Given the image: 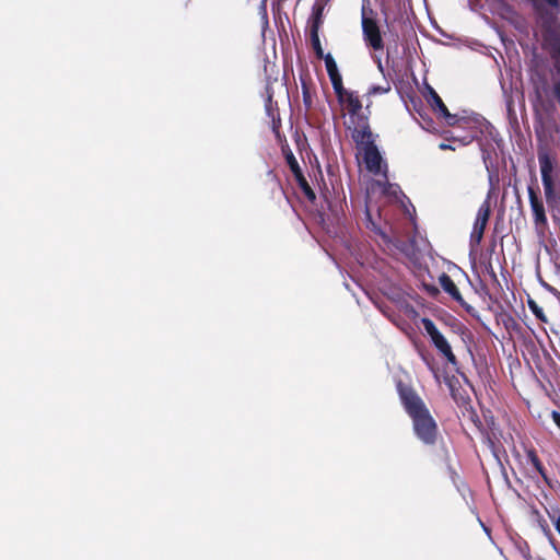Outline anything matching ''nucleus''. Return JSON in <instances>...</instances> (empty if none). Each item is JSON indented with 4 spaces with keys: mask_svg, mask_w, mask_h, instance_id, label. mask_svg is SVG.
Returning <instances> with one entry per match:
<instances>
[{
    "mask_svg": "<svg viewBox=\"0 0 560 560\" xmlns=\"http://www.w3.org/2000/svg\"><path fill=\"white\" fill-rule=\"evenodd\" d=\"M365 219H366V228L368 229H370V230H372V231H374L376 233L382 234L380 229L377 228V225L373 221L371 209H370L368 203H365Z\"/></svg>",
    "mask_w": 560,
    "mask_h": 560,
    "instance_id": "23",
    "label": "nucleus"
},
{
    "mask_svg": "<svg viewBox=\"0 0 560 560\" xmlns=\"http://www.w3.org/2000/svg\"><path fill=\"white\" fill-rule=\"evenodd\" d=\"M377 184L383 186V192L384 194H389L390 189L393 188V185L389 184V183L382 184L381 182H377Z\"/></svg>",
    "mask_w": 560,
    "mask_h": 560,
    "instance_id": "36",
    "label": "nucleus"
},
{
    "mask_svg": "<svg viewBox=\"0 0 560 560\" xmlns=\"http://www.w3.org/2000/svg\"><path fill=\"white\" fill-rule=\"evenodd\" d=\"M439 148L441 150H453V151L455 150V147H453L452 144L446 143V142L440 143Z\"/></svg>",
    "mask_w": 560,
    "mask_h": 560,
    "instance_id": "37",
    "label": "nucleus"
},
{
    "mask_svg": "<svg viewBox=\"0 0 560 560\" xmlns=\"http://www.w3.org/2000/svg\"><path fill=\"white\" fill-rule=\"evenodd\" d=\"M528 306L532 313L536 316L537 319H539L542 323L547 322V316L544 312V310L533 300L528 301Z\"/></svg>",
    "mask_w": 560,
    "mask_h": 560,
    "instance_id": "22",
    "label": "nucleus"
},
{
    "mask_svg": "<svg viewBox=\"0 0 560 560\" xmlns=\"http://www.w3.org/2000/svg\"><path fill=\"white\" fill-rule=\"evenodd\" d=\"M538 162L546 203L552 212L553 219H558L557 213H560V178H556L553 162L547 152L538 153Z\"/></svg>",
    "mask_w": 560,
    "mask_h": 560,
    "instance_id": "2",
    "label": "nucleus"
},
{
    "mask_svg": "<svg viewBox=\"0 0 560 560\" xmlns=\"http://www.w3.org/2000/svg\"><path fill=\"white\" fill-rule=\"evenodd\" d=\"M322 59L325 60L327 73L338 70L337 63L330 54L324 55Z\"/></svg>",
    "mask_w": 560,
    "mask_h": 560,
    "instance_id": "25",
    "label": "nucleus"
},
{
    "mask_svg": "<svg viewBox=\"0 0 560 560\" xmlns=\"http://www.w3.org/2000/svg\"><path fill=\"white\" fill-rule=\"evenodd\" d=\"M451 136L446 138L447 141L452 140V141H458L460 145H467L469 143H471L475 138H476V135L474 131L471 132H467L465 136H455L453 132H450Z\"/></svg>",
    "mask_w": 560,
    "mask_h": 560,
    "instance_id": "19",
    "label": "nucleus"
},
{
    "mask_svg": "<svg viewBox=\"0 0 560 560\" xmlns=\"http://www.w3.org/2000/svg\"><path fill=\"white\" fill-rule=\"evenodd\" d=\"M530 103L536 116H549L556 108L550 96V90L547 81L536 83L534 92L530 95Z\"/></svg>",
    "mask_w": 560,
    "mask_h": 560,
    "instance_id": "9",
    "label": "nucleus"
},
{
    "mask_svg": "<svg viewBox=\"0 0 560 560\" xmlns=\"http://www.w3.org/2000/svg\"><path fill=\"white\" fill-rule=\"evenodd\" d=\"M340 104L346 106L349 114L347 129L351 132V138L362 139L364 136H369L370 130H372L370 126V112H368V114L362 112V102L357 93L353 91L350 92ZM369 107L370 105H366V110H369Z\"/></svg>",
    "mask_w": 560,
    "mask_h": 560,
    "instance_id": "5",
    "label": "nucleus"
},
{
    "mask_svg": "<svg viewBox=\"0 0 560 560\" xmlns=\"http://www.w3.org/2000/svg\"><path fill=\"white\" fill-rule=\"evenodd\" d=\"M439 282L444 292H446L453 300L459 303L466 312L472 314L475 308L463 299L457 285L446 272L441 273L439 277Z\"/></svg>",
    "mask_w": 560,
    "mask_h": 560,
    "instance_id": "11",
    "label": "nucleus"
},
{
    "mask_svg": "<svg viewBox=\"0 0 560 560\" xmlns=\"http://www.w3.org/2000/svg\"><path fill=\"white\" fill-rule=\"evenodd\" d=\"M268 175L270 176V180H271L272 189H273V188H277V189L279 190V192H280L283 197H285V198H287L285 192H284V190H283V188H282V186H281V183H280V180L277 178V176H275V175L272 174V172H269V173H268Z\"/></svg>",
    "mask_w": 560,
    "mask_h": 560,
    "instance_id": "28",
    "label": "nucleus"
},
{
    "mask_svg": "<svg viewBox=\"0 0 560 560\" xmlns=\"http://www.w3.org/2000/svg\"><path fill=\"white\" fill-rule=\"evenodd\" d=\"M551 418H552L553 422L556 423V425L560 429V412L553 410L551 412Z\"/></svg>",
    "mask_w": 560,
    "mask_h": 560,
    "instance_id": "35",
    "label": "nucleus"
},
{
    "mask_svg": "<svg viewBox=\"0 0 560 560\" xmlns=\"http://www.w3.org/2000/svg\"><path fill=\"white\" fill-rule=\"evenodd\" d=\"M378 135L373 133L370 130L369 136H364L362 139H352L355 143L357 150L362 155L363 163L368 172L373 175H382L387 180V163L384 161L377 145L376 139Z\"/></svg>",
    "mask_w": 560,
    "mask_h": 560,
    "instance_id": "4",
    "label": "nucleus"
},
{
    "mask_svg": "<svg viewBox=\"0 0 560 560\" xmlns=\"http://www.w3.org/2000/svg\"><path fill=\"white\" fill-rule=\"evenodd\" d=\"M530 515L538 523L539 527L544 530V533L550 534L547 521L544 518V516L536 508L533 506L530 509Z\"/></svg>",
    "mask_w": 560,
    "mask_h": 560,
    "instance_id": "20",
    "label": "nucleus"
},
{
    "mask_svg": "<svg viewBox=\"0 0 560 560\" xmlns=\"http://www.w3.org/2000/svg\"><path fill=\"white\" fill-rule=\"evenodd\" d=\"M389 55H390L389 48H387V52H386L387 59L389 58Z\"/></svg>",
    "mask_w": 560,
    "mask_h": 560,
    "instance_id": "39",
    "label": "nucleus"
},
{
    "mask_svg": "<svg viewBox=\"0 0 560 560\" xmlns=\"http://www.w3.org/2000/svg\"><path fill=\"white\" fill-rule=\"evenodd\" d=\"M548 515H549L550 520L552 521L556 530L560 535V511H559V509H555V510H552V512L548 511Z\"/></svg>",
    "mask_w": 560,
    "mask_h": 560,
    "instance_id": "27",
    "label": "nucleus"
},
{
    "mask_svg": "<svg viewBox=\"0 0 560 560\" xmlns=\"http://www.w3.org/2000/svg\"><path fill=\"white\" fill-rule=\"evenodd\" d=\"M328 77L330 79V82H331L332 86L342 83V77L339 73V70H336V71H332V72L328 73Z\"/></svg>",
    "mask_w": 560,
    "mask_h": 560,
    "instance_id": "30",
    "label": "nucleus"
},
{
    "mask_svg": "<svg viewBox=\"0 0 560 560\" xmlns=\"http://www.w3.org/2000/svg\"><path fill=\"white\" fill-rule=\"evenodd\" d=\"M423 289L425 290V292L432 296V298H435L439 295L440 293V290L434 285V284H427V283H423Z\"/></svg>",
    "mask_w": 560,
    "mask_h": 560,
    "instance_id": "31",
    "label": "nucleus"
},
{
    "mask_svg": "<svg viewBox=\"0 0 560 560\" xmlns=\"http://www.w3.org/2000/svg\"><path fill=\"white\" fill-rule=\"evenodd\" d=\"M338 102H342L351 91L345 89L343 83L332 86Z\"/></svg>",
    "mask_w": 560,
    "mask_h": 560,
    "instance_id": "26",
    "label": "nucleus"
},
{
    "mask_svg": "<svg viewBox=\"0 0 560 560\" xmlns=\"http://www.w3.org/2000/svg\"><path fill=\"white\" fill-rule=\"evenodd\" d=\"M290 171L292 172L294 178H295V182L304 178L305 176L303 175L302 173V170L300 167V165H296L294 167H291Z\"/></svg>",
    "mask_w": 560,
    "mask_h": 560,
    "instance_id": "33",
    "label": "nucleus"
},
{
    "mask_svg": "<svg viewBox=\"0 0 560 560\" xmlns=\"http://www.w3.org/2000/svg\"><path fill=\"white\" fill-rule=\"evenodd\" d=\"M266 113L271 120V130L275 136L280 139L281 117L277 102L272 101V95L269 94L266 101Z\"/></svg>",
    "mask_w": 560,
    "mask_h": 560,
    "instance_id": "13",
    "label": "nucleus"
},
{
    "mask_svg": "<svg viewBox=\"0 0 560 560\" xmlns=\"http://www.w3.org/2000/svg\"><path fill=\"white\" fill-rule=\"evenodd\" d=\"M524 557L529 560L530 559V555H529V547L526 545V552L524 553Z\"/></svg>",
    "mask_w": 560,
    "mask_h": 560,
    "instance_id": "38",
    "label": "nucleus"
},
{
    "mask_svg": "<svg viewBox=\"0 0 560 560\" xmlns=\"http://www.w3.org/2000/svg\"><path fill=\"white\" fill-rule=\"evenodd\" d=\"M433 110L442 118L450 116V110L447 109V107L444 103L441 106L436 107V109H433Z\"/></svg>",
    "mask_w": 560,
    "mask_h": 560,
    "instance_id": "32",
    "label": "nucleus"
},
{
    "mask_svg": "<svg viewBox=\"0 0 560 560\" xmlns=\"http://www.w3.org/2000/svg\"><path fill=\"white\" fill-rule=\"evenodd\" d=\"M362 36L365 46L373 50L372 59L376 63L377 69L384 73V67L381 57L377 55L378 51L384 50V39L377 21L373 18L362 15Z\"/></svg>",
    "mask_w": 560,
    "mask_h": 560,
    "instance_id": "6",
    "label": "nucleus"
},
{
    "mask_svg": "<svg viewBox=\"0 0 560 560\" xmlns=\"http://www.w3.org/2000/svg\"><path fill=\"white\" fill-rule=\"evenodd\" d=\"M541 36L560 31V0H527Z\"/></svg>",
    "mask_w": 560,
    "mask_h": 560,
    "instance_id": "3",
    "label": "nucleus"
},
{
    "mask_svg": "<svg viewBox=\"0 0 560 560\" xmlns=\"http://www.w3.org/2000/svg\"><path fill=\"white\" fill-rule=\"evenodd\" d=\"M425 334L430 337L432 345L438 352L445 358V360L456 366L458 361L456 355L453 353L452 347L444 335L438 329L434 322L428 317L421 319Z\"/></svg>",
    "mask_w": 560,
    "mask_h": 560,
    "instance_id": "8",
    "label": "nucleus"
},
{
    "mask_svg": "<svg viewBox=\"0 0 560 560\" xmlns=\"http://www.w3.org/2000/svg\"><path fill=\"white\" fill-rule=\"evenodd\" d=\"M400 401L412 420L416 436L425 445H434L438 440V423L417 392L399 381L396 385Z\"/></svg>",
    "mask_w": 560,
    "mask_h": 560,
    "instance_id": "1",
    "label": "nucleus"
},
{
    "mask_svg": "<svg viewBox=\"0 0 560 560\" xmlns=\"http://www.w3.org/2000/svg\"><path fill=\"white\" fill-rule=\"evenodd\" d=\"M281 151L283 153V156L285 159V162H287L289 168L299 165L296 158L294 156L293 152L291 151V149L289 148L288 144L282 145Z\"/></svg>",
    "mask_w": 560,
    "mask_h": 560,
    "instance_id": "21",
    "label": "nucleus"
},
{
    "mask_svg": "<svg viewBox=\"0 0 560 560\" xmlns=\"http://www.w3.org/2000/svg\"><path fill=\"white\" fill-rule=\"evenodd\" d=\"M427 91L428 93L425 98L432 109H436V107L441 106L444 103L432 86L428 85Z\"/></svg>",
    "mask_w": 560,
    "mask_h": 560,
    "instance_id": "17",
    "label": "nucleus"
},
{
    "mask_svg": "<svg viewBox=\"0 0 560 560\" xmlns=\"http://www.w3.org/2000/svg\"><path fill=\"white\" fill-rule=\"evenodd\" d=\"M328 77L330 79V82H331L332 86L342 83V77L339 73V70H336V71H332V72L328 73Z\"/></svg>",
    "mask_w": 560,
    "mask_h": 560,
    "instance_id": "29",
    "label": "nucleus"
},
{
    "mask_svg": "<svg viewBox=\"0 0 560 560\" xmlns=\"http://www.w3.org/2000/svg\"><path fill=\"white\" fill-rule=\"evenodd\" d=\"M323 10L324 8L317 5L313 10L312 20H311V30L310 32H319V27L323 24Z\"/></svg>",
    "mask_w": 560,
    "mask_h": 560,
    "instance_id": "16",
    "label": "nucleus"
},
{
    "mask_svg": "<svg viewBox=\"0 0 560 560\" xmlns=\"http://www.w3.org/2000/svg\"><path fill=\"white\" fill-rule=\"evenodd\" d=\"M299 188L301 189L302 194L304 195V197L312 203L315 202L316 200V194L315 191L313 190V188L310 186L308 182L306 180V178H302L300 180L296 182Z\"/></svg>",
    "mask_w": 560,
    "mask_h": 560,
    "instance_id": "15",
    "label": "nucleus"
},
{
    "mask_svg": "<svg viewBox=\"0 0 560 560\" xmlns=\"http://www.w3.org/2000/svg\"><path fill=\"white\" fill-rule=\"evenodd\" d=\"M527 460L532 464L535 471L542 478V480L548 485L551 486L550 478L547 474V470L545 466L542 465L540 458L538 457V454L534 447H528L525 450Z\"/></svg>",
    "mask_w": 560,
    "mask_h": 560,
    "instance_id": "14",
    "label": "nucleus"
},
{
    "mask_svg": "<svg viewBox=\"0 0 560 560\" xmlns=\"http://www.w3.org/2000/svg\"><path fill=\"white\" fill-rule=\"evenodd\" d=\"M527 192L535 232L539 237L544 238L549 229V224L545 202L537 183L528 185Z\"/></svg>",
    "mask_w": 560,
    "mask_h": 560,
    "instance_id": "7",
    "label": "nucleus"
},
{
    "mask_svg": "<svg viewBox=\"0 0 560 560\" xmlns=\"http://www.w3.org/2000/svg\"><path fill=\"white\" fill-rule=\"evenodd\" d=\"M310 38H311V44L315 51L316 57L318 59H322L325 54H324V50H323V47L320 44L318 32H316V31L310 32Z\"/></svg>",
    "mask_w": 560,
    "mask_h": 560,
    "instance_id": "18",
    "label": "nucleus"
},
{
    "mask_svg": "<svg viewBox=\"0 0 560 560\" xmlns=\"http://www.w3.org/2000/svg\"><path fill=\"white\" fill-rule=\"evenodd\" d=\"M491 215V205L489 198H487L479 207L476 215V220L474 223L472 232L470 234V242L479 245L483 234L485 230L487 228L489 218Z\"/></svg>",
    "mask_w": 560,
    "mask_h": 560,
    "instance_id": "10",
    "label": "nucleus"
},
{
    "mask_svg": "<svg viewBox=\"0 0 560 560\" xmlns=\"http://www.w3.org/2000/svg\"><path fill=\"white\" fill-rule=\"evenodd\" d=\"M390 90V85L389 83H386L385 86H382V85H372L369 91H368V95L369 96H372V95H377V94H385L387 93L388 91Z\"/></svg>",
    "mask_w": 560,
    "mask_h": 560,
    "instance_id": "24",
    "label": "nucleus"
},
{
    "mask_svg": "<svg viewBox=\"0 0 560 560\" xmlns=\"http://www.w3.org/2000/svg\"><path fill=\"white\" fill-rule=\"evenodd\" d=\"M300 81H301L303 106H304L305 113L307 114L314 107L315 90H314V85H313L310 74L301 75Z\"/></svg>",
    "mask_w": 560,
    "mask_h": 560,
    "instance_id": "12",
    "label": "nucleus"
},
{
    "mask_svg": "<svg viewBox=\"0 0 560 560\" xmlns=\"http://www.w3.org/2000/svg\"><path fill=\"white\" fill-rule=\"evenodd\" d=\"M444 119L448 126H456L462 120L456 115L451 114V113H450V116H446Z\"/></svg>",
    "mask_w": 560,
    "mask_h": 560,
    "instance_id": "34",
    "label": "nucleus"
}]
</instances>
